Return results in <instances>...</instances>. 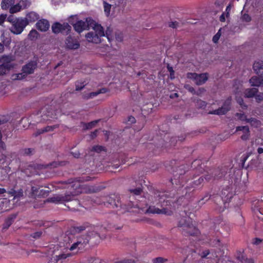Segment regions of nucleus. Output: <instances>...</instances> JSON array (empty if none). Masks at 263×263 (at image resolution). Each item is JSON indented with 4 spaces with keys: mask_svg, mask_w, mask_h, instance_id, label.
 Listing matches in <instances>:
<instances>
[{
    "mask_svg": "<svg viewBox=\"0 0 263 263\" xmlns=\"http://www.w3.org/2000/svg\"><path fill=\"white\" fill-rule=\"evenodd\" d=\"M170 166L174 172V178L171 179V181L173 184H176L177 185L183 186L187 180H190V178H188L187 180L186 178L188 175L193 176V177L191 178L193 179L196 176H198L200 174L199 173L198 171L196 170L194 171V167H192V164L191 165L192 169L191 170H188L189 166L187 165H181L176 168V171H175L174 170V165L176 164V161L173 160L170 162Z\"/></svg>",
    "mask_w": 263,
    "mask_h": 263,
    "instance_id": "7ed1b4c3",
    "label": "nucleus"
},
{
    "mask_svg": "<svg viewBox=\"0 0 263 263\" xmlns=\"http://www.w3.org/2000/svg\"><path fill=\"white\" fill-rule=\"evenodd\" d=\"M210 252L209 250H206L203 251L201 254V257L202 258H206L210 254Z\"/></svg>",
    "mask_w": 263,
    "mask_h": 263,
    "instance_id": "0e129e2a",
    "label": "nucleus"
},
{
    "mask_svg": "<svg viewBox=\"0 0 263 263\" xmlns=\"http://www.w3.org/2000/svg\"><path fill=\"white\" fill-rule=\"evenodd\" d=\"M13 61L11 55H3L0 58V76L6 74L14 67Z\"/></svg>",
    "mask_w": 263,
    "mask_h": 263,
    "instance_id": "9b49d317",
    "label": "nucleus"
},
{
    "mask_svg": "<svg viewBox=\"0 0 263 263\" xmlns=\"http://www.w3.org/2000/svg\"><path fill=\"white\" fill-rule=\"evenodd\" d=\"M37 66V60H31L24 65L22 68V72L15 74L14 79L23 80L28 74L34 73Z\"/></svg>",
    "mask_w": 263,
    "mask_h": 263,
    "instance_id": "9d476101",
    "label": "nucleus"
},
{
    "mask_svg": "<svg viewBox=\"0 0 263 263\" xmlns=\"http://www.w3.org/2000/svg\"><path fill=\"white\" fill-rule=\"evenodd\" d=\"M36 28L42 32H45L48 30L50 25L49 22L47 20H40L36 23Z\"/></svg>",
    "mask_w": 263,
    "mask_h": 263,
    "instance_id": "6ab92c4d",
    "label": "nucleus"
},
{
    "mask_svg": "<svg viewBox=\"0 0 263 263\" xmlns=\"http://www.w3.org/2000/svg\"><path fill=\"white\" fill-rule=\"evenodd\" d=\"M129 191L130 193L133 194V195H139L143 191L142 185L140 184L135 189H130Z\"/></svg>",
    "mask_w": 263,
    "mask_h": 263,
    "instance_id": "c9c22d12",
    "label": "nucleus"
},
{
    "mask_svg": "<svg viewBox=\"0 0 263 263\" xmlns=\"http://www.w3.org/2000/svg\"><path fill=\"white\" fill-rule=\"evenodd\" d=\"M51 28L52 32L55 34L61 32L67 35L70 32L71 27L67 23L62 24L59 22H55L52 24Z\"/></svg>",
    "mask_w": 263,
    "mask_h": 263,
    "instance_id": "2eb2a0df",
    "label": "nucleus"
},
{
    "mask_svg": "<svg viewBox=\"0 0 263 263\" xmlns=\"http://www.w3.org/2000/svg\"><path fill=\"white\" fill-rule=\"evenodd\" d=\"M186 77L195 81V83L197 85L203 84L208 79V74L206 73L197 74L196 73L188 72Z\"/></svg>",
    "mask_w": 263,
    "mask_h": 263,
    "instance_id": "f3484780",
    "label": "nucleus"
},
{
    "mask_svg": "<svg viewBox=\"0 0 263 263\" xmlns=\"http://www.w3.org/2000/svg\"><path fill=\"white\" fill-rule=\"evenodd\" d=\"M90 224L89 223L85 222L84 223L82 226H77L73 227V230L76 232L81 233L82 231L85 230L87 228L90 227Z\"/></svg>",
    "mask_w": 263,
    "mask_h": 263,
    "instance_id": "473e14b6",
    "label": "nucleus"
},
{
    "mask_svg": "<svg viewBox=\"0 0 263 263\" xmlns=\"http://www.w3.org/2000/svg\"><path fill=\"white\" fill-rule=\"evenodd\" d=\"M258 91V89L256 88L247 89L245 91V97L248 98H253L255 96Z\"/></svg>",
    "mask_w": 263,
    "mask_h": 263,
    "instance_id": "7c9ffc66",
    "label": "nucleus"
},
{
    "mask_svg": "<svg viewBox=\"0 0 263 263\" xmlns=\"http://www.w3.org/2000/svg\"><path fill=\"white\" fill-rule=\"evenodd\" d=\"M73 93V92H70V91L66 92L65 93H63L61 96V100L62 101V102H65L69 97H70L71 94Z\"/></svg>",
    "mask_w": 263,
    "mask_h": 263,
    "instance_id": "09e8293b",
    "label": "nucleus"
},
{
    "mask_svg": "<svg viewBox=\"0 0 263 263\" xmlns=\"http://www.w3.org/2000/svg\"><path fill=\"white\" fill-rule=\"evenodd\" d=\"M236 101L240 105V107L243 109H246L248 106L244 103L243 100L241 97H236Z\"/></svg>",
    "mask_w": 263,
    "mask_h": 263,
    "instance_id": "a18cd8bd",
    "label": "nucleus"
},
{
    "mask_svg": "<svg viewBox=\"0 0 263 263\" xmlns=\"http://www.w3.org/2000/svg\"><path fill=\"white\" fill-rule=\"evenodd\" d=\"M136 119L133 116H129L128 118L127 122L129 123H134L136 122Z\"/></svg>",
    "mask_w": 263,
    "mask_h": 263,
    "instance_id": "774afa93",
    "label": "nucleus"
},
{
    "mask_svg": "<svg viewBox=\"0 0 263 263\" xmlns=\"http://www.w3.org/2000/svg\"><path fill=\"white\" fill-rule=\"evenodd\" d=\"M47 256H51L49 263L63 262L67 258L71 256L70 253H65L62 250V247L58 244H51L45 248Z\"/></svg>",
    "mask_w": 263,
    "mask_h": 263,
    "instance_id": "423d86ee",
    "label": "nucleus"
},
{
    "mask_svg": "<svg viewBox=\"0 0 263 263\" xmlns=\"http://www.w3.org/2000/svg\"><path fill=\"white\" fill-rule=\"evenodd\" d=\"M21 9H23V7H22L21 5H20V3H18L10 8V12L11 13H14L19 12Z\"/></svg>",
    "mask_w": 263,
    "mask_h": 263,
    "instance_id": "a19ab883",
    "label": "nucleus"
},
{
    "mask_svg": "<svg viewBox=\"0 0 263 263\" xmlns=\"http://www.w3.org/2000/svg\"><path fill=\"white\" fill-rule=\"evenodd\" d=\"M7 193L10 196L13 197V199H20L24 196V191L22 189L15 190L14 188H11L7 191Z\"/></svg>",
    "mask_w": 263,
    "mask_h": 263,
    "instance_id": "aec40b11",
    "label": "nucleus"
},
{
    "mask_svg": "<svg viewBox=\"0 0 263 263\" xmlns=\"http://www.w3.org/2000/svg\"><path fill=\"white\" fill-rule=\"evenodd\" d=\"M231 105L232 97H229L224 100L221 107L212 111H210L209 114L211 115H224L230 110Z\"/></svg>",
    "mask_w": 263,
    "mask_h": 263,
    "instance_id": "4468645a",
    "label": "nucleus"
},
{
    "mask_svg": "<svg viewBox=\"0 0 263 263\" xmlns=\"http://www.w3.org/2000/svg\"><path fill=\"white\" fill-rule=\"evenodd\" d=\"M6 14H2L0 15V25H3V24L6 21Z\"/></svg>",
    "mask_w": 263,
    "mask_h": 263,
    "instance_id": "e2e57ef3",
    "label": "nucleus"
},
{
    "mask_svg": "<svg viewBox=\"0 0 263 263\" xmlns=\"http://www.w3.org/2000/svg\"><path fill=\"white\" fill-rule=\"evenodd\" d=\"M28 25V22L23 18H16L12 23L11 32L15 34H21Z\"/></svg>",
    "mask_w": 263,
    "mask_h": 263,
    "instance_id": "ddd939ff",
    "label": "nucleus"
},
{
    "mask_svg": "<svg viewBox=\"0 0 263 263\" xmlns=\"http://www.w3.org/2000/svg\"><path fill=\"white\" fill-rule=\"evenodd\" d=\"M64 162H53L52 163H50V166L51 167H57L59 165H63L64 164Z\"/></svg>",
    "mask_w": 263,
    "mask_h": 263,
    "instance_id": "680f3d73",
    "label": "nucleus"
},
{
    "mask_svg": "<svg viewBox=\"0 0 263 263\" xmlns=\"http://www.w3.org/2000/svg\"><path fill=\"white\" fill-rule=\"evenodd\" d=\"M62 115L61 109H57L54 111V113L48 111L47 116L50 117L51 118L57 119L58 117Z\"/></svg>",
    "mask_w": 263,
    "mask_h": 263,
    "instance_id": "4c0bfd02",
    "label": "nucleus"
},
{
    "mask_svg": "<svg viewBox=\"0 0 263 263\" xmlns=\"http://www.w3.org/2000/svg\"><path fill=\"white\" fill-rule=\"evenodd\" d=\"M221 198L226 201L231 199L233 196L232 188L228 186H226L225 189H222L221 191Z\"/></svg>",
    "mask_w": 263,
    "mask_h": 263,
    "instance_id": "4be33fe9",
    "label": "nucleus"
},
{
    "mask_svg": "<svg viewBox=\"0 0 263 263\" xmlns=\"http://www.w3.org/2000/svg\"><path fill=\"white\" fill-rule=\"evenodd\" d=\"M105 206L109 208H121L127 211L130 210L133 208H139L137 201H130L127 204L121 203V199L118 195L113 194L105 196Z\"/></svg>",
    "mask_w": 263,
    "mask_h": 263,
    "instance_id": "0eeeda50",
    "label": "nucleus"
},
{
    "mask_svg": "<svg viewBox=\"0 0 263 263\" xmlns=\"http://www.w3.org/2000/svg\"><path fill=\"white\" fill-rule=\"evenodd\" d=\"M210 198V196L208 194H207L204 197L202 198L199 201V202L201 204H203L204 203V201H208Z\"/></svg>",
    "mask_w": 263,
    "mask_h": 263,
    "instance_id": "052dcab7",
    "label": "nucleus"
},
{
    "mask_svg": "<svg viewBox=\"0 0 263 263\" xmlns=\"http://www.w3.org/2000/svg\"><path fill=\"white\" fill-rule=\"evenodd\" d=\"M99 121V120H95L87 123H84V128L85 129H90L95 127Z\"/></svg>",
    "mask_w": 263,
    "mask_h": 263,
    "instance_id": "58836bf2",
    "label": "nucleus"
},
{
    "mask_svg": "<svg viewBox=\"0 0 263 263\" xmlns=\"http://www.w3.org/2000/svg\"><path fill=\"white\" fill-rule=\"evenodd\" d=\"M154 198L155 200L153 203L162 208V209H159L158 207L156 208L154 205H150L146 210V213L166 214L167 212V210L164 206L170 204L171 202L170 200H167L165 194L164 192L157 191L154 194Z\"/></svg>",
    "mask_w": 263,
    "mask_h": 263,
    "instance_id": "39448f33",
    "label": "nucleus"
},
{
    "mask_svg": "<svg viewBox=\"0 0 263 263\" xmlns=\"http://www.w3.org/2000/svg\"><path fill=\"white\" fill-rule=\"evenodd\" d=\"M14 3V0H2L1 3L2 8L3 9H7Z\"/></svg>",
    "mask_w": 263,
    "mask_h": 263,
    "instance_id": "f704fd0d",
    "label": "nucleus"
},
{
    "mask_svg": "<svg viewBox=\"0 0 263 263\" xmlns=\"http://www.w3.org/2000/svg\"><path fill=\"white\" fill-rule=\"evenodd\" d=\"M11 168L8 166L6 161L0 162V178L4 179L10 172Z\"/></svg>",
    "mask_w": 263,
    "mask_h": 263,
    "instance_id": "a211bd4d",
    "label": "nucleus"
},
{
    "mask_svg": "<svg viewBox=\"0 0 263 263\" xmlns=\"http://www.w3.org/2000/svg\"><path fill=\"white\" fill-rule=\"evenodd\" d=\"M242 21L245 22H250L251 21V17L248 14H243L241 17Z\"/></svg>",
    "mask_w": 263,
    "mask_h": 263,
    "instance_id": "864d4df0",
    "label": "nucleus"
},
{
    "mask_svg": "<svg viewBox=\"0 0 263 263\" xmlns=\"http://www.w3.org/2000/svg\"><path fill=\"white\" fill-rule=\"evenodd\" d=\"M204 179H205L204 177L201 176L197 180L193 181L189 186H186L185 189L186 191L185 196L186 198L192 196L194 194V192L195 191V188L200 185H202Z\"/></svg>",
    "mask_w": 263,
    "mask_h": 263,
    "instance_id": "dca6fc26",
    "label": "nucleus"
},
{
    "mask_svg": "<svg viewBox=\"0 0 263 263\" xmlns=\"http://www.w3.org/2000/svg\"><path fill=\"white\" fill-rule=\"evenodd\" d=\"M49 193V190H44V189H41L40 188V190H39V197H46V196H47L48 195V194Z\"/></svg>",
    "mask_w": 263,
    "mask_h": 263,
    "instance_id": "603ef678",
    "label": "nucleus"
},
{
    "mask_svg": "<svg viewBox=\"0 0 263 263\" xmlns=\"http://www.w3.org/2000/svg\"><path fill=\"white\" fill-rule=\"evenodd\" d=\"M103 7H104V12L106 15V16H108L110 14V9L111 5L106 2L104 1L103 2Z\"/></svg>",
    "mask_w": 263,
    "mask_h": 263,
    "instance_id": "79ce46f5",
    "label": "nucleus"
},
{
    "mask_svg": "<svg viewBox=\"0 0 263 263\" xmlns=\"http://www.w3.org/2000/svg\"><path fill=\"white\" fill-rule=\"evenodd\" d=\"M20 5L22 6L23 9H26L29 7L31 5L30 0H20L19 2Z\"/></svg>",
    "mask_w": 263,
    "mask_h": 263,
    "instance_id": "c03bdc74",
    "label": "nucleus"
},
{
    "mask_svg": "<svg viewBox=\"0 0 263 263\" xmlns=\"http://www.w3.org/2000/svg\"><path fill=\"white\" fill-rule=\"evenodd\" d=\"M235 116L237 117L239 120L242 121H246V122H247V120L249 119V118H247V116L243 113L237 112L235 114Z\"/></svg>",
    "mask_w": 263,
    "mask_h": 263,
    "instance_id": "49530a36",
    "label": "nucleus"
},
{
    "mask_svg": "<svg viewBox=\"0 0 263 263\" xmlns=\"http://www.w3.org/2000/svg\"><path fill=\"white\" fill-rule=\"evenodd\" d=\"M91 151L100 153L103 151H106V148L104 146L101 145H95L92 147Z\"/></svg>",
    "mask_w": 263,
    "mask_h": 263,
    "instance_id": "37998d69",
    "label": "nucleus"
},
{
    "mask_svg": "<svg viewBox=\"0 0 263 263\" xmlns=\"http://www.w3.org/2000/svg\"><path fill=\"white\" fill-rule=\"evenodd\" d=\"M39 18V15L37 13L34 12H30L26 14V17L24 18V20H26L28 22V24L29 23H32L35 22Z\"/></svg>",
    "mask_w": 263,
    "mask_h": 263,
    "instance_id": "cd10ccee",
    "label": "nucleus"
},
{
    "mask_svg": "<svg viewBox=\"0 0 263 263\" xmlns=\"http://www.w3.org/2000/svg\"><path fill=\"white\" fill-rule=\"evenodd\" d=\"M255 214H256L257 216L259 218H262L263 219V218H261L258 214H260L261 215H263V209H261V208H259L258 209H257L256 211H255Z\"/></svg>",
    "mask_w": 263,
    "mask_h": 263,
    "instance_id": "69168bd1",
    "label": "nucleus"
},
{
    "mask_svg": "<svg viewBox=\"0 0 263 263\" xmlns=\"http://www.w3.org/2000/svg\"><path fill=\"white\" fill-rule=\"evenodd\" d=\"M108 91H109V89L108 88H102L96 91L91 92L89 93L84 95L83 96V98L84 99L88 100L90 98H93L100 93H105Z\"/></svg>",
    "mask_w": 263,
    "mask_h": 263,
    "instance_id": "b1692460",
    "label": "nucleus"
},
{
    "mask_svg": "<svg viewBox=\"0 0 263 263\" xmlns=\"http://www.w3.org/2000/svg\"><path fill=\"white\" fill-rule=\"evenodd\" d=\"M250 136V129H249V131H247V133L243 134V135L241 136V139L244 141L247 140L249 138Z\"/></svg>",
    "mask_w": 263,
    "mask_h": 263,
    "instance_id": "4d7b16f0",
    "label": "nucleus"
},
{
    "mask_svg": "<svg viewBox=\"0 0 263 263\" xmlns=\"http://www.w3.org/2000/svg\"><path fill=\"white\" fill-rule=\"evenodd\" d=\"M6 149V146L3 141L2 140L0 141V150L1 151H5Z\"/></svg>",
    "mask_w": 263,
    "mask_h": 263,
    "instance_id": "338daca9",
    "label": "nucleus"
},
{
    "mask_svg": "<svg viewBox=\"0 0 263 263\" xmlns=\"http://www.w3.org/2000/svg\"><path fill=\"white\" fill-rule=\"evenodd\" d=\"M16 216L15 215L13 214L7 218L3 225V230H7L14 222L15 219L16 218Z\"/></svg>",
    "mask_w": 263,
    "mask_h": 263,
    "instance_id": "c85d7f7f",
    "label": "nucleus"
},
{
    "mask_svg": "<svg viewBox=\"0 0 263 263\" xmlns=\"http://www.w3.org/2000/svg\"><path fill=\"white\" fill-rule=\"evenodd\" d=\"M86 198L87 199H88V201L89 200H90L91 202H93L94 203H95L96 204H98V205L104 204V205L105 206V199H104L105 196H101V197L87 196V197H86Z\"/></svg>",
    "mask_w": 263,
    "mask_h": 263,
    "instance_id": "bb28decb",
    "label": "nucleus"
},
{
    "mask_svg": "<svg viewBox=\"0 0 263 263\" xmlns=\"http://www.w3.org/2000/svg\"><path fill=\"white\" fill-rule=\"evenodd\" d=\"M66 44L67 47L69 49H77L80 47V44L79 42L74 39H73L71 36H68L66 39Z\"/></svg>",
    "mask_w": 263,
    "mask_h": 263,
    "instance_id": "412c9836",
    "label": "nucleus"
},
{
    "mask_svg": "<svg viewBox=\"0 0 263 263\" xmlns=\"http://www.w3.org/2000/svg\"><path fill=\"white\" fill-rule=\"evenodd\" d=\"M167 261V259L162 257H158L152 259L153 263H164Z\"/></svg>",
    "mask_w": 263,
    "mask_h": 263,
    "instance_id": "de8ad7c7",
    "label": "nucleus"
},
{
    "mask_svg": "<svg viewBox=\"0 0 263 263\" xmlns=\"http://www.w3.org/2000/svg\"><path fill=\"white\" fill-rule=\"evenodd\" d=\"M178 140H177V137H172L170 140V145L171 146H175L176 143H177L178 141L181 142L185 139V137L184 136H181L180 137H178Z\"/></svg>",
    "mask_w": 263,
    "mask_h": 263,
    "instance_id": "72a5a7b5",
    "label": "nucleus"
},
{
    "mask_svg": "<svg viewBox=\"0 0 263 263\" xmlns=\"http://www.w3.org/2000/svg\"><path fill=\"white\" fill-rule=\"evenodd\" d=\"M192 167L194 170L199 172V174H203L205 172L206 174L204 175V179L206 181H209L212 179H215L221 178L227 173L226 168L224 170L219 169V168L212 170L205 168L204 163H203L201 159H196L192 162Z\"/></svg>",
    "mask_w": 263,
    "mask_h": 263,
    "instance_id": "20e7f679",
    "label": "nucleus"
},
{
    "mask_svg": "<svg viewBox=\"0 0 263 263\" xmlns=\"http://www.w3.org/2000/svg\"><path fill=\"white\" fill-rule=\"evenodd\" d=\"M57 127H58L57 125L53 126H47L44 128L39 129L36 131V133L35 134V136H37L44 133L53 131L55 128Z\"/></svg>",
    "mask_w": 263,
    "mask_h": 263,
    "instance_id": "c756f323",
    "label": "nucleus"
},
{
    "mask_svg": "<svg viewBox=\"0 0 263 263\" xmlns=\"http://www.w3.org/2000/svg\"><path fill=\"white\" fill-rule=\"evenodd\" d=\"M39 33L37 31L35 30L32 29L30 31L28 35L31 40H34L37 37Z\"/></svg>",
    "mask_w": 263,
    "mask_h": 263,
    "instance_id": "8fccbe9b",
    "label": "nucleus"
},
{
    "mask_svg": "<svg viewBox=\"0 0 263 263\" xmlns=\"http://www.w3.org/2000/svg\"><path fill=\"white\" fill-rule=\"evenodd\" d=\"M255 72L259 77H263V61H256L253 65Z\"/></svg>",
    "mask_w": 263,
    "mask_h": 263,
    "instance_id": "5701e85b",
    "label": "nucleus"
},
{
    "mask_svg": "<svg viewBox=\"0 0 263 263\" xmlns=\"http://www.w3.org/2000/svg\"><path fill=\"white\" fill-rule=\"evenodd\" d=\"M248 126H238L236 127V132L242 131L243 129H246V131H249Z\"/></svg>",
    "mask_w": 263,
    "mask_h": 263,
    "instance_id": "13d9d810",
    "label": "nucleus"
},
{
    "mask_svg": "<svg viewBox=\"0 0 263 263\" xmlns=\"http://www.w3.org/2000/svg\"><path fill=\"white\" fill-rule=\"evenodd\" d=\"M255 99L257 102H260L263 100V93H259L255 96Z\"/></svg>",
    "mask_w": 263,
    "mask_h": 263,
    "instance_id": "bf43d9fd",
    "label": "nucleus"
},
{
    "mask_svg": "<svg viewBox=\"0 0 263 263\" xmlns=\"http://www.w3.org/2000/svg\"><path fill=\"white\" fill-rule=\"evenodd\" d=\"M93 29V31L89 32L85 35L88 42L96 44L100 43L101 42L100 37L105 36L107 38L109 42H110L112 40V35L108 28L106 31L105 33L103 27L101 25L95 24Z\"/></svg>",
    "mask_w": 263,
    "mask_h": 263,
    "instance_id": "6e6552de",
    "label": "nucleus"
},
{
    "mask_svg": "<svg viewBox=\"0 0 263 263\" xmlns=\"http://www.w3.org/2000/svg\"><path fill=\"white\" fill-rule=\"evenodd\" d=\"M106 229L105 227L96 226L93 227L92 231H90L89 230L86 235H67L64 237L63 239L64 249L77 253L82 250L92 238H95L96 242L99 241L100 239H104L105 235L99 233L98 231L100 229L105 230Z\"/></svg>",
    "mask_w": 263,
    "mask_h": 263,
    "instance_id": "f257e3e1",
    "label": "nucleus"
},
{
    "mask_svg": "<svg viewBox=\"0 0 263 263\" xmlns=\"http://www.w3.org/2000/svg\"><path fill=\"white\" fill-rule=\"evenodd\" d=\"M249 81L251 86H263V77L253 76L250 79Z\"/></svg>",
    "mask_w": 263,
    "mask_h": 263,
    "instance_id": "a878e982",
    "label": "nucleus"
},
{
    "mask_svg": "<svg viewBox=\"0 0 263 263\" xmlns=\"http://www.w3.org/2000/svg\"><path fill=\"white\" fill-rule=\"evenodd\" d=\"M86 85L85 81H78L76 82V90H81Z\"/></svg>",
    "mask_w": 263,
    "mask_h": 263,
    "instance_id": "ea45409f",
    "label": "nucleus"
},
{
    "mask_svg": "<svg viewBox=\"0 0 263 263\" xmlns=\"http://www.w3.org/2000/svg\"><path fill=\"white\" fill-rule=\"evenodd\" d=\"M192 222V219L190 217H183L179 220L178 227L181 229L184 235L197 236L199 234V230Z\"/></svg>",
    "mask_w": 263,
    "mask_h": 263,
    "instance_id": "1a4fd4ad",
    "label": "nucleus"
},
{
    "mask_svg": "<svg viewBox=\"0 0 263 263\" xmlns=\"http://www.w3.org/2000/svg\"><path fill=\"white\" fill-rule=\"evenodd\" d=\"M221 36L220 29L214 35L212 41L214 43H217Z\"/></svg>",
    "mask_w": 263,
    "mask_h": 263,
    "instance_id": "5fc2aeb1",
    "label": "nucleus"
},
{
    "mask_svg": "<svg viewBox=\"0 0 263 263\" xmlns=\"http://www.w3.org/2000/svg\"><path fill=\"white\" fill-rule=\"evenodd\" d=\"M40 187L37 186H32L29 197L31 198H35L39 197Z\"/></svg>",
    "mask_w": 263,
    "mask_h": 263,
    "instance_id": "e433bc0d",
    "label": "nucleus"
},
{
    "mask_svg": "<svg viewBox=\"0 0 263 263\" xmlns=\"http://www.w3.org/2000/svg\"><path fill=\"white\" fill-rule=\"evenodd\" d=\"M237 259L242 263H254L252 258H248L243 254H239L237 256Z\"/></svg>",
    "mask_w": 263,
    "mask_h": 263,
    "instance_id": "2f4dec72",
    "label": "nucleus"
},
{
    "mask_svg": "<svg viewBox=\"0 0 263 263\" xmlns=\"http://www.w3.org/2000/svg\"><path fill=\"white\" fill-rule=\"evenodd\" d=\"M88 25H87L86 22L82 20L78 21L73 24V28L75 31L79 33L86 29Z\"/></svg>",
    "mask_w": 263,
    "mask_h": 263,
    "instance_id": "393cba45",
    "label": "nucleus"
},
{
    "mask_svg": "<svg viewBox=\"0 0 263 263\" xmlns=\"http://www.w3.org/2000/svg\"><path fill=\"white\" fill-rule=\"evenodd\" d=\"M71 189L72 191L67 192L64 195H56L47 198L46 202L59 204L70 201L69 204L65 205L71 211H78V208L81 205L79 200L76 199V197L83 192L82 185L79 182H76L71 185Z\"/></svg>",
    "mask_w": 263,
    "mask_h": 263,
    "instance_id": "f03ea898",
    "label": "nucleus"
},
{
    "mask_svg": "<svg viewBox=\"0 0 263 263\" xmlns=\"http://www.w3.org/2000/svg\"><path fill=\"white\" fill-rule=\"evenodd\" d=\"M42 233H43L42 231L35 232L32 233L31 235V236L34 238L37 239V238H40L42 236Z\"/></svg>",
    "mask_w": 263,
    "mask_h": 263,
    "instance_id": "6e6d98bb",
    "label": "nucleus"
},
{
    "mask_svg": "<svg viewBox=\"0 0 263 263\" xmlns=\"http://www.w3.org/2000/svg\"><path fill=\"white\" fill-rule=\"evenodd\" d=\"M247 123H250L252 125H256L257 126L260 124V121L254 118H250L247 120Z\"/></svg>",
    "mask_w": 263,
    "mask_h": 263,
    "instance_id": "3c124183",
    "label": "nucleus"
},
{
    "mask_svg": "<svg viewBox=\"0 0 263 263\" xmlns=\"http://www.w3.org/2000/svg\"><path fill=\"white\" fill-rule=\"evenodd\" d=\"M167 142L164 139H161L159 140L158 143L154 144L152 142H147L145 144V147L146 148V151L148 153V156L151 157L154 155H157L159 152V149L163 147H166Z\"/></svg>",
    "mask_w": 263,
    "mask_h": 263,
    "instance_id": "f8f14e48",
    "label": "nucleus"
}]
</instances>
